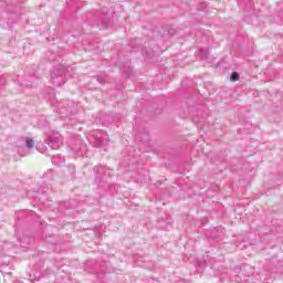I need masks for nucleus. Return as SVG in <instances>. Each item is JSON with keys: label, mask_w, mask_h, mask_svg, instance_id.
Masks as SVG:
<instances>
[{"label": "nucleus", "mask_w": 283, "mask_h": 283, "mask_svg": "<svg viewBox=\"0 0 283 283\" xmlns=\"http://www.w3.org/2000/svg\"><path fill=\"white\" fill-rule=\"evenodd\" d=\"M65 72H67V69H65V66L63 65H60L53 70L51 76L53 85H56L57 87H61V85H63V75L65 74Z\"/></svg>", "instance_id": "1"}, {"label": "nucleus", "mask_w": 283, "mask_h": 283, "mask_svg": "<svg viewBox=\"0 0 283 283\" xmlns=\"http://www.w3.org/2000/svg\"><path fill=\"white\" fill-rule=\"evenodd\" d=\"M61 143H63V138L59 133H54L49 137V145L51 149H59V147H61Z\"/></svg>", "instance_id": "2"}, {"label": "nucleus", "mask_w": 283, "mask_h": 283, "mask_svg": "<svg viewBox=\"0 0 283 283\" xmlns=\"http://www.w3.org/2000/svg\"><path fill=\"white\" fill-rule=\"evenodd\" d=\"M105 140L108 142V135L106 133H102L99 137H96L94 142V147H105Z\"/></svg>", "instance_id": "3"}, {"label": "nucleus", "mask_w": 283, "mask_h": 283, "mask_svg": "<svg viewBox=\"0 0 283 283\" xmlns=\"http://www.w3.org/2000/svg\"><path fill=\"white\" fill-rule=\"evenodd\" d=\"M25 145L29 149H32L34 147V139L27 137Z\"/></svg>", "instance_id": "4"}, {"label": "nucleus", "mask_w": 283, "mask_h": 283, "mask_svg": "<svg viewBox=\"0 0 283 283\" xmlns=\"http://www.w3.org/2000/svg\"><path fill=\"white\" fill-rule=\"evenodd\" d=\"M230 81H232V82L240 81V74H238V72H233L230 75Z\"/></svg>", "instance_id": "5"}, {"label": "nucleus", "mask_w": 283, "mask_h": 283, "mask_svg": "<svg viewBox=\"0 0 283 283\" xmlns=\"http://www.w3.org/2000/svg\"><path fill=\"white\" fill-rule=\"evenodd\" d=\"M52 163H54L55 165H61V163H63V158L54 156L52 157Z\"/></svg>", "instance_id": "6"}, {"label": "nucleus", "mask_w": 283, "mask_h": 283, "mask_svg": "<svg viewBox=\"0 0 283 283\" xmlns=\"http://www.w3.org/2000/svg\"><path fill=\"white\" fill-rule=\"evenodd\" d=\"M199 54H201V56H203V59H207V51H205V49H201L199 51Z\"/></svg>", "instance_id": "7"}, {"label": "nucleus", "mask_w": 283, "mask_h": 283, "mask_svg": "<svg viewBox=\"0 0 283 283\" xmlns=\"http://www.w3.org/2000/svg\"><path fill=\"white\" fill-rule=\"evenodd\" d=\"M98 169H101V167H98V166H96V167L94 168L95 171H98Z\"/></svg>", "instance_id": "8"}]
</instances>
